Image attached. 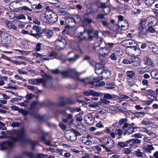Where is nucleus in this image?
I'll list each match as a JSON object with an SVG mask.
<instances>
[{
    "instance_id": "1",
    "label": "nucleus",
    "mask_w": 158,
    "mask_h": 158,
    "mask_svg": "<svg viewBox=\"0 0 158 158\" xmlns=\"http://www.w3.org/2000/svg\"><path fill=\"white\" fill-rule=\"evenodd\" d=\"M104 78L102 76L98 77L97 78L94 77L92 81H91L90 78H86L81 79H78L81 82L85 83V84L90 85V87H93L95 86L96 87L103 86L105 85V82L104 81L100 82V80H102Z\"/></svg>"
},
{
    "instance_id": "2",
    "label": "nucleus",
    "mask_w": 158,
    "mask_h": 158,
    "mask_svg": "<svg viewBox=\"0 0 158 158\" xmlns=\"http://www.w3.org/2000/svg\"><path fill=\"white\" fill-rule=\"evenodd\" d=\"M17 135L16 137L10 136L9 138L11 139V142L14 143L19 142L22 145H24V143L25 139L26 131L25 129L22 128L18 130L16 132Z\"/></svg>"
},
{
    "instance_id": "3",
    "label": "nucleus",
    "mask_w": 158,
    "mask_h": 158,
    "mask_svg": "<svg viewBox=\"0 0 158 158\" xmlns=\"http://www.w3.org/2000/svg\"><path fill=\"white\" fill-rule=\"evenodd\" d=\"M66 104L64 98L63 97H61L59 102L54 104L55 108L53 111L56 115H57L59 114H66L65 110L62 107L64 106Z\"/></svg>"
},
{
    "instance_id": "4",
    "label": "nucleus",
    "mask_w": 158,
    "mask_h": 158,
    "mask_svg": "<svg viewBox=\"0 0 158 158\" xmlns=\"http://www.w3.org/2000/svg\"><path fill=\"white\" fill-rule=\"evenodd\" d=\"M136 45L130 46L126 50V53L130 56H139L141 54L140 49L136 47Z\"/></svg>"
},
{
    "instance_id": "5",
    "label": "nucleus",
    "mask_w": 158,
    "mask_h": 158,
    "mask_svg": "<svg viewBox=\"0 0 158 158\" xmlns=\"http://www.w3.org/2000/svg\"><path fill=\"white\" fill-rule=\"evenodd\" d=\"M40 135H41L40 140L41 141L47 146H53V144L51 143L52 141L49 139L47 140L46 139V137L48 135V133L40 129Z\"/></svg>"
},
{
    "instance_id": "6",
    "label": "nucleus",
    "mask_w": 158,
    "mask_h": 158,
    "mask_svg": "<svg viewBox=\"0 0 158 158\" xmlns=\"http://www.w3.org/2000/svg\"><path fill=\"white\" fill-rule=\"evenodd\" d=\"M66 44L65 40L62 38L60 39L57 40L55 42V45L56 48L58 50L63 49L65 47Z\"/></svg>"
},
{
    "instance_id": "7",
    "label": "nucleus",
    "mask_w": 158,
    "mask_h": 158,
    "mask_svg": "<svg viewBox=\"0 0 158 158\" xmlns=\"http://www.w3.org/2000/svg\"><path fill=\"white\" fill-rule=\"evenodd\" d=\"M52 80V78L50 76L45 74L44 75L43 78L40 79V83H42L44 86L47 87L51 84Z\"/></svg>"
},
{
    "instance_id": "8",
    "label": "nucleus",
    "mask_w": 158,
    "mask_h": 158,
    "mask_svg": "<svg viewBox=\"0 0 158 158\" xmlns=\"http://www.w3.org/2000/svg\"><path fill=\"white\" fill-rule=\"evenodd\" d=\"M11 40L10 37L8 34L3 33L1 36V43L3 45L10 44Z\"/></svg>"
},
{
    "instance_id": "9",
    "label": "nucleus",
    "mask_w": 158,
    "mask_h": 158,
    "mask_svg": "<svg viewBox=\"0 0 158 158\" xmlns=\"http://www.w3.org/2000/svg\"><path fill=\"white\" fill-rule=\"evenodd\" d=\"M49 14L48 24H52L57 20V15L52 10L49 11Z\"/></svg>"
},
{
    "instance_id": "10",
    "label": "nucleus",
    "mask_w": 158,
    "mask_h": 158,
    "mask_svg": "<svg viewBox=\"0 0 158 158\" xmlns=\"http://www.w3.org/2000/svg\"><path fill=\"white\" fill-rule=\"evenodd\" d=\"M110 52L109 49L106 47H102L99 48L98 51V55L103 57H105L108 55Z\"/></svg>"
},
{
    "instance_id": "11",
    "label": "nucleus",
    "mask_w": 158,
    "mask_h": 158,
    "mask_svg": "<svg viewBox=\"0 0 158 158\" xmlns=\"http://www.w3.org/2000/svg\"><path fill=\"white\" fill-rule=\"evenodd\" d=\"M69 56H73L68 59L67 60L70 62H73L75 61L80 57V56L78 54H75L73 51H71L68 53Z\"/></svg>"
},
{
    "instance_id": "12",
    "label": "nucleus",
    "mask_w": 158,
    "mask_h": 158,
    "mask_svg": "<svg viewBox=\"0 0 158 158\" xmlns=\"http://www.w3.org/2000/svg\"><path fill=\"white\" fill-rule=\"evenodd\" d=\"M122 45L128 48L129 46L134 45H137V44L135 41L131 39H127L123 40L122 42Z\"/></svg>"
},
{
    "instance_id": "13",
    "label": "nucleus",
    "mask_w": 158,
    "mask_h": 158,
    "mask_svg": "<svg viewBox=\"0 0 158 158\" xmlns=\"http://www.w3.org/2000/svg\"><path fill=\"white\" fill-rule=\"evenodd\" d=\"M83 93L84 95L86 96H89L92 95L93 96L96 97H102L103 95L102 93L95 92L92 90H89L88 91H85Z\"/></svg>"
},
{
    "instance_id": "14",
    "label": "nucleus",
    "mask_w": 158,
    "mask_h": 158,
    "mask_svg": "<svg viewBox=\"0 0 158 158\" xmlns=\"http://www.w3.org/2000/svg\"><path fill=\"white\" fill-rule=\"evenodd\" d=\"M68 70V72H69V77H73L75 78L76 80L77 81H81L79 80L78 78L79 79H80L78 75V73L77 71L75 70L74 69H69Z\"/></svg>"
},
{
    "instance_id": "15",
    "label": "nucleus",
    "mask_w": 158,
    "mask_h": 158,
    "mask_svg": "<svg viewBox=\"0 0 158 158\" xmlns=\"http://www.w3.org/2000/svg\"><path fill=\"white\" fill-rule=\"evenodd\" d=\"M92 63L95 64V73L98 75L101 74L103 70L104 65L100 64L97 63L96 64L94 62H93Z\"/></svg>"
},
{
    "instance_id": "16",
    "label": "nucleus",
    "mask_w": 158,
    "mask_h": 158,
    "mask_svg": "<svg viewBox=\"0 0 158 158\" xmlns=\"http://www.w3.org/2000/svg\"><path fill=\"white\" fill-rule=\"evenodd\" d=\"M75 134L73 131H68L65 135L66 137L72 141H74L77 139V137L75 136Z\"/></svg>"
},
{
    "instance_id": "17",
    "label": "nucleus",
    "mask_w": 158,
    "mask_h": 158,
    "mask_svg": "<svg viewBox=\"0 0 158 158\" xmlns=\"http://www.w3.org/2000/svg\"><path fill=\"white\" fill-rule=\"evenodd\" d=\"M24 141V145L26 144H30L31 146V149L32 150H35V147L37 145V143L36 142L31 140V139L26 138H25Z\"/></svg>"
},
{
    "instance_id": "18",
    "label": "nucleus",
    "mask_w": 158,
    "mask_h": 158,
    "mask_svg": "<svg viewBox=\"0 0 158 158\" xmlns=\"http://www.w3.org/2000/svg\"><path fill=\"white\" fill-rule=\"evenodd\" d=\"M49 11L43 12L40 14V19L43 22L48 23Z\"/></svg>"
},
{
    "instance_id": "19",
    "label": "nucleus",
    "mask_w": 158,
    "mask_h": 158,
    "mask_svg": "<svg viewBox=\"0 0 158 158\" xmlns=\"http://www.w3.org/2000/svg\"><path fill=\"white\" fill-rule=\"evenodd\" d=\"M105 145L108 148V150L106 149H104L106 151V152H111L110 149L113 148L114 146V141L110 138L109 139L108 142Z\"/></svg>"
},
{
    "instance_id": "20",
    "label": "nucleus",
    "mask_w": 158,
    "mask_h": 158,
    "mask_svg": "<svg viewBox=\"0 0 158 158\" xmlns=\"http://www.w3.org/2000/svg\"><path fill=\"white\" fill-rule=\"evenodd\" d=\"M93 32V29H89L87 31H86L84 29L83 32H81L79 33V36L80 37H81L86 33L88 35L89 38V39L91 40L93 39V37L91 35L92 34Z\"/></svg>"
},
{
    "instance_id": "21",
    "label": "nucleus",
    "mask_w": 158,
    "mask_h": 158,
    "mask_svg": "<svg viewBox=\"0 0 158 158\" xmlns=\"http://www.w3.org/2000/svg\"><path fill=\"white\" fill-rule=\"evenodd\" d=\"M66 23L67 24V27H73L75 25L76 21L74 18H69L66 19Z\"/></svg>"
},
{
    "instance_id": "22",
    "label": "nucleus",
    "mask_w": 158,
    "mask_h": 158,
    "mask_svg": "<svg viewBox=\"0 0 158 158\" xmlns=\"http://www.w3.org/2000/svg\"><path fill=\"white\" fill-rule=\"evenodd\" d=\"M85 121L88 124H92L94 121V119L93 117L92 114H88L84 117Z\"/></svg>"
},
{
    "instance_id": "23",
    "label": "nucleus",
    "mask_w": 158,
    "mask_h": 158,
    "mask_svg": "<svg viewBox=\"0 0 158 158\" xmlns=\"http://www.w3.org/2000/svg\"><path fill=\"white\" fill-rule=\"evenodd\" d=\"M147 21H148V25L150 26H154L157 23V20L154 17H148Z\"/></svg>"
},
{
    "instance_id": "24",
    "label": "nucleus",
    "mask_w": 158,
    "mask_h": 158,
    "mask_svg": "<svg viewBox=\"0 0 158 158\" xmlns=\"http://www.w3.org/2000/svg\"><path fill=\"white\" fill-rule=\"evenodd\" d=\"M110 137H105L99 139V141L102 143V144H100V145L102 147L103 149H106L108 150V148L105 145L107 143L109 139H110Z\"/></svg>"
},
{
    "instance_id": "25",
    "label": "nucleus",
    "mask_w": 158,
    "mask_h": 158,
    "mask_svg": "<svg viewBox=\"0 0 158 158\" xmlns=\"http://www.w3.org/2000/svg\"><path fill=\"white\" fill-rule=\"evenodd\" d=\"M130 60H131V64L134 66L139 65L141 62V60L138 57L130 58Z\"/></svg>"
},
{
    "instance_id": "26",
    "label": "nucleus",
    "mask_w": 158,
    "mask_h": 158,
    "mask_svg": "<svg viewBox=\"0 0 158 158\" xmlns=\"http://www.w3.org/2000/svg\"><path fill=\"white\" fill-rule=\"evenodd\" d=\"M68 118H64L62 120L63 122L71 124L74 122L73 117L72 115L70 114H67Z\"/></svg>"
},
{
    "instance_id": "27",
    "label": "nucleus",
    "mask_w": 158,
    "mask_h": 158,
    "mask_svg": "<svg viewBox=\"0 0 158 158\" xmlns=\"http://www.w3.org/2000/svg\"><path fill=\"white\" fill-rule=\"evenodd\" d=\"M113 52L117 56H121L123 54V51L118 46H116L113 50Z\"/></svg>"
},
{
    "instance_id": "28",
    "label": "nucleus",
    "mask_w": 158,
    "mask_h": 158,
    "mask_svg": "<svg viewBox=\"0 0 158 158\" xmlns=\"http://www.w3.org/2000/svg\"><path fill=\"white\" fill-rule=\"evenodd\" d=\"M118 26L121 29L123 30H126L129 28L128 24L126 20H124L123 22L119 24Z\"/></svg>"
},
{
    "instance_id": "29",
    "label": "nucleus",
    "mask_w": 158,
    "mask_h": 158,
    "mask_svg": "<svg viewBox=\"0 0 158 158\" xmlns=\"http://www.w3.org/2000/svg\"><path fill=\"white\" fill-rule=\"evenodd\" d=\"M140 130L142 132L146 133L150 136H152V135L154 134L151 130L147 127H141L140 128Z\"/></svg>"
},
{
    "instance_id": "30",
    "label": "nucleus",
    "mask_w": 158,
    "mask_h": 158,
    "mask_svg": "<svg viewBox=\"0 0 158 158\" xmlns=\"http://www.w3.org/2000/svg\"><path fill=\"white\" fill-rule=\"evenodd\" d=\"M101 74L104 78H108L110 76L111 72L106 69L104 70H103Z\"/></svg>"
},
{
    "instance_id": "31",
    "label": "nucleus",
    "mask_w": 158,
    "mask_h": 158,
    "mask_svg": "<svg viewBox=\"0 0 158 158\" xmlns=\"http://www.w3.org/2000/svg\"><path fill=\"white\" fill-rule=\"evenodd\" d=\"M40 104V102L37 101H34L32 102V104L30 105V109L31 111L35 110L37 106Z\"/></svg>"
},
{
    "instance_id": "32",
    "label": "nucleus",
    "mask_w": 158,
    "mask_h": 158,
    "mask_svg": "<svg viewBox=\"0 0 158 158\" xmlns=\"http://www.w3.org/2000/svg\"><path fill=\"white\" fill-rule=\"evenodd\" d=\"M151 75L153 79L158 80V70H152L151 72Z\"/></svg>"
},
{
    "instance_id": "33",
    "label": "nucleus",
    "mask_w": 158,
    "mask_h": 158,
    "mask_svg": "<svg viewBox=\"0 0 158 158\" xmlns=\"http://www.w3.org/2000/svg\"><path fill=\"white\" fill-rule=\"evenodd\" d=\"M134 131V128L132 127H129L127 130L125 131L124 134V135H130L132 134Z\"/></svg>"
},
{
    "instance_id": "34",
    "label": "nucleus",
    "mask_w": 158,
    "mask_h": 158,
    "mask_svg": "<svg viewBox=\"0 0 158 158\" xmlns=\"http://www.w3.org/2000/svg\"><path fill=\"white\" fill-rule=\"evenodd\" d=\"M110 103V101L105 98L101 99L98 102V104L100 106L107 105Z\"/></svg>"
},
{
    "instance_id": "35",
    "label": "nucleus",
    "mask_w": 158,
    "mask_h": 158,
    "mask_svg": "<svg viewBox=\"0 0 158 158\" xmlns=\"http://www.w3.org/2000/svg\"><path fill=\"white\" fill-rule=\"evenodd\" d=\"M149 48L154 52L158 54V46L154 44H152L149 45Z\"/></svg>"
},
{
    "instance_id": "36",
    "label": "nucleus",
    "mask_w": 158,
    "mask_h": 158,
    "mask_svg": "<svg viewBox=\"0 0 158 158\" xmlns=\"http://www.w3.org/2000/svg\"><path fill=\"white\" fill-rule=\"evenodd\" d=\"M127 77L132 79L135 76V74L134 71H127L126 73Z\"/></svg>"
},
{
    "instance_id": "37",
    "label": "nucleus",
    "mask_w": 158,
    "mask_h": 158,
    "mask_svg": "<svg viewBox=\"0 0 158 158\" xmlns=\"http://www.w3.org/2000/svg\"><path fill=\"white\" fill-rule=\"evenodd\" d=\"M102 94H103L102 96L103 95V98H105V99H112L114 97V95L113 94H109L105 93Z\"/></svg>"
},
{
    "instance_id": "38",
    "label": "nucleus",
    "mask_w": 158,
    "mask_h": 158,
    "mask_svg": "<svg viewBox=\"0 0 158 158\" xmlns=\"http://www.w3.org/2000/svg\"><path fill=\"white\" fill-rule=\"evenodd\" d=\"M28 82L32 85H37L40 83V78L29 79Z\"/></svg>"
},
{
    "instance_id": "39",
    "label": "nucleus",
    "mask_w": 158,
    "mask_h": 158,
    "mask_svg": "<svg viewBox=\"0 0 158 158\" xmlns=\"http://www.w3.org/2000/svg\"><path fill=\"white\" fill-rule=\"evenodd\" d=\"M143 148L149 153H151V151L154 149L152 146L151 145H148L147 147H143Z\"/></svg>"
},
{
    "instance_id": "40",
    "label": "nucleus",
    "mask_w": 158,
    "mask_h": 158,
    "mask_svg": "<svg viewBox=\"0 0 158 158\" xmlns=\"http://www.w3.org/2000/svg\"><path fill=\"white\" fill-rule=\"evenodd\" d=\"M145 112H136L133 114L137 118H139L140 117H143L145 116Z\"/></svg>"
},
{
    "instance_id": "41",
    "label": "nucleus",
    "mask_w": 158,
    "mask_h": 158,
    "mask_svg": "<svg viewBox=\"0 0 158 158\" xmlns=\"http://www.w3.org/2000/svg\"><path fill=\"white\" fill-rule=\"evenodd\" d=\"M110 1V0H106V1L105 2H100L99 4L100 6H98V7L104 9L105 8L107 5H106V4L108 3Z\"/></svg>"
},
{
    "instance_id": "42",
    "label": "nucleus",
    "mask_w": 158,
    "mask_h": 158,
    "mask_svg": "<svg viewBox=\"0 0 158 158\" xmlns=\"http://www.w3.org/2000/svg\"><path fill=\"white\" fill-rule=\"evenodd\" d=\"M120 111L123 113L126 116L130 115V116H132L133 113L131 112V110H120Z\"/></svg>"
},
{
    "instance_id": "43",
    "label": "nucleus",
    "mask_w": 158,
    "mask_h": 158,
    "mask_svg": "<svg viewBox=\"0 0 158 158\" xmlns=\"http://www.w3.org/2000/svg\"><path fill=\"white\" fill-rule=\"evenodd\" d=\"M92 20L91 19H89L88 18L84 17L82 20L83 22L85 24H88L91 23L92 22Z\"/></svg>"
},
{
    "instance_id": "44",
    "label": "nucleus",
    "mask_w": 158,
    "mask_h": 158,
    "mask_svg": "<svg viewBox=\"0 0 158 158\" xmlns=\"http://www.w3.org/2000/svg\"><path fill=\"white\" fill-rule=\"evenodd\" d=\"M12 62L13 63L15 64L16 65H21L22 64H24V65H26L27 64L26 62L19 60H12Z\"/></svg>"
},
{
    "instance_id": "45",
    "label": "nucleus",
    "mask_w": 158,
    "mask_h": 158,
    "mask_svg": "<svg viewBox=\"0 0 158 158\" xmlns=\"http://www.w3.org/2000/svg\"><path fill=\"white\" fill-rule=\"evenodd\" d=\"M124 130L121 129H116L115 131L116 135H118L119 136H121Z\"/></svg>"
},
{
    "instance_id": "46",
    "label": "nucleus",
    "mask_w": 158,
    "mask_h": 158,
    "mask_svg": "<svg viewBox=\"0 0 158 158\" xmlns=\"http://www.w3.org/2000/svg\"><path fill=\"white\" fill-rule=\"evenodd\" d=\"M53 32L52 30H47L46 32V35L48 38H50L53 36Z\"/></svg>"
},
{
    "instance_id": "47",
    "label": "nucleus",
    "mask_w": 158,
    "mask_h": 158,
    "mask_svg": "<svg viewBox=\"0 0 158 158\" xmlns=\"http://www.w3.org/2000/svg\"><path fill=\"white\" fill-rule=\"evenodd\" d=\"M60 74L64 77H69L68 70L66 71H63V72H60Z\"/></svg>"
},
{
    "instance_id": "48",
    "label": "nucleus",
    "mask_w": 158,
    "mask_h": 158,
    "mask_svg": "<svg viewBox=\"0 0 158 158\" xmlns=\"http://www.w3.org/2000/svg\"><path fill=\"white\" fill-rule=\"evenodd\" d=\"M145 3L148 6H151L154 2V0H144Z\"/></svg>"
},
{
    "instance_id": "49",
    "label": "nucleus",
    "mask_w": 158,
    "mask_h": 158,
    "mask_svg": "<svg viewBox=\"0 0 158 158\" xmlns=\"http://www.w3.org/2000/svg\"><path fill=\"white\" fill-rule=\"evenodd\" d=\"M135 154L138 157H143V153L140 151V150L138 149L135 152Z\"/></svg>"
},
{
    "instance_id": "50",
    "label": "nucleus",
    "mask_w": 158,
    "mask_h": 158,
    "mask_svg": "<svg viewBox=\"0 0 158 158\" xmlns=\"http://www.w3.org/2000/svg\"><path fill=\"white\" fill-rule=\"evenodd\" d=\"M146 61L149 65L151 67H153L154 66V64L153 63L149 57H147L146 58Z\"/></svg>"
},
{
    "instance_id": "51",
    "label": "nucleus",
    "mask_w": 158,
    "mask_h": 158,
    "mask_svg": "<svg viewBox=\"0 0 158 158\" xmlns=\"http://www.w3.org/2000/svg\"><path fill=\"white\" fill-rule=\"evenodd\" d=\"M58 15L60 16H66L67 13L64 10H60L58 12Z\"/></svg>"
},
{
    "instance_id": "52",
    "label": "nucleus",
    "mask_w": 158,
    "mask_h": 158,
    "mask_svg": "<svg viewBox=\"0 0 158 158\" xmlns=\"http://www.w3.org/2000/svg\"><path fill=\"white\" fill-rule=\"evenodd\" d=\"M31 114L33 115L35 118L37 119V121L39 123L40 122V114H37L34 112H32Z\"/></svg>"
},
{
    "instance_id": "53",
    "label": "nucleus",
    "mask_w": 158,
    "mask_h": 158,
    "mask_svg": "<svg viewBox=\"0 0 158 158\" xmlns=\"http://www.w3.org/2000/svg\"><path fill=\"white\" fill-rule=\"evenodd\" d=\"M23 154L27 156L30 158H34V156L32 152H25L23 153Z\"/></svg>"
},
{
    "instance_id": "54",
    "label": "nucleus",
    "mask_w": 158,
    "mask_h": 158,
    "mask_svg": "<svg viewBox=\"0 0 158 158\" xmlns=\"http://www.w3.org/2000/svg\"><path fill=\"white\" fill-rule=\"evenodd\" d=\"M131 141H132V143H134L136 144L140 143L141 142V141L140 140L136 138L131 139L130 140L128 141V142L130 143Z\"/></svg>"
},
{
    "instance_id": "55",
    "label": "nucleus",
    "mask_w": 158,
    "mask_h": 158,
    "mask_svg": "<svg viewBox=\"0 0 158 158\" xmlns=\"http://www.w3.org/2000/svg\"><path fill=\"white\" fill-rule=\"evenodd\" d=\"M47 30L46 29L40 28V37L46 34Z\"/></svg>"
},
{
    "instance_id": "56",
    "label": "nucleus",
    "mask_w": 158,
    "mask_h": 158,
    "mask_svg": "<svg viewBox=\"0 0 158 158\" xmlns=\"http://www.w3.org/2000/svg\"><path fill=\"white\" fill-rule=\"evenodd\" d=\"M117 56L114 53H112L110 56V58L112 60L115 61L117 59Z\"/></svg>"
},
{
    "instance_id": "57",
    "label": "nucleus",
    "mask_w": 158,
    "mask_h": 158,
    "mask_svg": "<svg viewBox=\"0 0 158 158\" xmlns=\"http://www.w3.org/2000/svg\"><path fill=\"white\" fill-rule=\"evenodd\" d=\"M105 15L108 14L110 11V7L107 6L105 8L103 9Z\"/></svg>"
},
{
    "instance_id": "58",
    "label": "nucleus",
    "mask_w": 158,
    "mask_h": 158,
    "mask_svg": "<svg viewBox=\"0 0 158 158\" xmlns=\"http://www.w3.org/2000/svg\"><path fill=\"white\" fill-rule=\"evenodd\" d=\"M36 33L34 34L32 33V31H31L29 35H31L33 37L39 38L40 37V32H36Z\"/></svg>"
},
{
    "instance_id": "59",
    "label": "nucleus",
    "mask_w": 158,
    "mask_h": 158,
    "mask_svg": "<svg viewBox=\"0 0 158 158\" xmlns=\"http://www.w3.org/2000/svg\"><path fill=\"white\" fill-rule=\"evenodd\" d=\"M34 95L32 93L29 94H27L26 96V98L28 100H31L33 97H34Z\"/></svg>"
},
{
    "instance_id": "60",
    "label": "nucleus",
    "mask_w": 158,
    "mask_h": 158,
    "mask_svg": "<svg viewBox=\"0 0 158 158\" xmlns=\"http://www.w3.org/2000/svg\"><path fill=\"white\" fill-rule=\"evenodd\" d=\"M127 121V118H122L119 120V123L121 126V125L126 123Z\"/></svg>"
},
{
    "instance_id": "61",
    "label": "nucleus",
    "mask_w": 158,
    "mask_h": 158,
    "mask_svg": "<svg viewBox=\"0 0 158 158\" xmlns=\"http://www.w3.org/2000/svg\"><path fill=\"white\" fill-rule=\"evenodd\" d=\"M74 19H75V21L77 22H80L81 21V18L80 16L78 15H75L74 16Z\"/></svg>"
},
{
    "instance_id": "62",
    "label": "nucleus",
    "mask_w": 158,
    "mask_h": 158,
    "mask_svg": "<svg viewBox=\"0 0 158 158\" xmlns=\"http://www.w3.org/2000/svg\"><path fill=\"white\" fill-rule=\"evenodd\" d=\"M106 44L110 48H111L114 47L115 48V47L116 46H115L116 44L113 43H106Z\"/></svg>"
},
{
    "instance_id": "63",
    "label": "nucleus",
    "mask_w": 158,
    "mask_h": 158,
    "mask_svg": "<svg viewBox=\"0 0 158 158\" xmlns=\"http://www.w3.org/2000/svg\"><path fill=\"white\" fill-rule=\"evenodd\" d=\"M153 27L149 26L148 28V31L151 33H154L156 32V30Z\"/></svg>"
},
{
    "instance_id": "64",
    "label": "nucleus",
    "mask_w": 158,
    "mask_h": 158,
    "mask_svg": "<svg viewBox=\"0 0 158 158\" xmlns=\"http://www.w3.org/2000/svg\"><path fill=\"white\" fill-rule=\"evenodd\" d=\"M48 56L52 57L53 56L55 58H58V55L57 53L54 52H51L49 55Z\"/></svg>"
}]
</instances>
